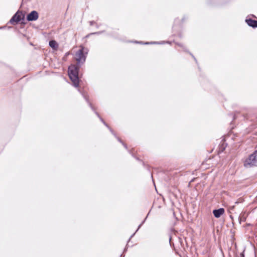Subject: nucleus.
Returning <instances> with one entry per match:
<instances>
[{
  "mask_svg": "<svg viewBox=\"0 0 257 257\" xmlns=\"http://www.w3.org/2000/svg\"><path fill=\"white\" fill-rule=\"evenodd\" d=\"M175 44L177 45H178V46H179V47H180L181 48H182L183 47V46H184V45L183 44H182V43H178V42H175Z\"/></svg>",
  "mask_w": 257,
  "mask_h": 257,
  "instance_id": "6ab92c4d",
  "label": "nucleus"
},
{
  "mask_svg": "<svg viewBox=\"0 0 257 257\" xmlns=\"http://www.w3.org/2000/svg\"><path fill=\"white\" fill-rule=\"evenodd\" d=\"M122 145L123 146V147L125 148V149L128 150V149H127V145H126L125 144H124V143H123L122 144Z\"/></svg>",
  "mask_w": 257,
  "mask_h": 257,
  "instance_id": "bb28decb",
  "label": "nucleus"
},
{
  "mask_svg": "<svg viewBox=\"0 0 257 257\" xmlns=\"http://www.w3.org/2000/svg\"><path fill=\"white\" fill-rule=\"evenodd\" d=\"M78 91L81 93V94L83 96V98H84V99L87 102L88 105L89 106V107L92 109V110L93 111V112H94V111H96L95 109L93 107V106L92 105V103L89 102V99H88V97L85 94L84 92H82L81 91H80V89H78Z\"/></svg>",
  "mask_w": 257,
  "mask_h": 257,
  "instance_id": "0eeeda50",
  "label": "nucleus"
},
{
  "mask_svg": "<svg viewBox=\"0 0 257 257\" xmlns=\"http://www.w3.org/2000/svg\"><path fill=\"white\" fill-rule=\"evenodd\" d=\"M49 46L54 50H56L58 47V43L54 40H51L49 42Z\"/></svg>",
  "mask_w": 257,
  "mask_h": 257,
  "instance_id": "1a4fd4ad",
  "label": "nucleus"
},
{
  "mask_svg": "<svg viewBox=\"0 0 257 257\" xmlns=\"http://www.w3.org/2000/svg\"><path fill=\"white\" fill-rule=\"evenodd\" d=\"M225 213V209L223 208H219L213 210L212 213L214 216L216 218H219Z\"/></svg>",
  "mask_w": 257,
  "mask_h": 257,
  "instance_id": "423d86ee",
  "label": "nucleus"
},
{
  "mask_svg": "<svg viewBox=\"0 0 257 257\" xmlns=\"http://www.w3.org/2000/svg\"><path fill=\"white\" fill-rule=\"evenodd\" d=\"M104 32H105V31L103 30V31H101L91 33L90 34H93V35H100V34H102Z\"/></svg>",
  "mask_w": 257,
  "mask_h": 257,
  "instance_id": "ddd939ff",
  "label": "nucleus"
},
{
  "mask_svg": "<svg viewBox=\"0 0 257 257\" xmlns=\"http://www.w3.org/2000/svg\"><path fill=\"white\" fill-rule=\"evenodd\" d=\"M111 134H112V135H113L115 138H116V137H117V136H116V134L114 133V132H113V133H111Z\"/></svg>",
  "mask_w": 257,
  "mask_h": 257,
  "instance_id": "f704fd0d",
  "label": "nucleus"
},
{
  "mask_svg": "<svg viewBox=\"0 0 257 257\" xmlns=\"http://www.w3.org/2000/svg\"><path fill=\"white\" fill-rule=\"evenodd\" d=\"M149 212L148 213V215H147V216L145 217V218L144 219V220L142 222L141 224L143 225L146 221V220L147 219V217H148V216L149 215Z\"/></svg>",
  "mask_w": 257,
  "mask_h": 257,
  "instance_id": "4be33fe9",
  "label": "nucleus"
},
{
  "mask_svg": "<svg viewBox=\"0 0 257 257\" xmlns=\"http://www.w3.org/2000/svg\"><path fill=\"white\" fill-rule=\"evenodd\" d=\"M94 113L96 115V116L99 118L100 117H101L100 115H99V114L96 111H94Z\"/></svg>",
  "mask_w": 257,
  "mask_h": 257,
  "instance_id": "5701e85b",
  "label": "nucleus"
},
{
  "mask_svg": "<svg viewBox=\"0 0 257 257\" xmlns=\"http://www.w3.org/2000/svg\"><path fill=\"white\" fill-rule=\"evenodd\" d=\"M243 164L245 168L257 167V150H254L246 158L244 159Z\"/></svg>",
  "mask_w": 257,
  "mask_h": 257,
  "instance_id": "f03ea898",
  "label": "nucleus"
},
{
  "mask_svg": "<svg viewBox=\"0 0 257 257\" xmlns=\"http://www.w3.org/2000/svg\"><path fill=\"white\" fill-rule=\"evenodd\" d=\"M142 224L141 223L139 225L138 229L136 231V232L139 230V229L140 228V227L142 226Z\"/></svg>",
  "mask_w": 257,
  "mask_h": 257,
  "instance_id": "c85d7f7f",
  "label": "nucleus"
},
{
  "mask_svg": "<svg viewBox=\"0 0 257 257\" xmlns=\"http://www.w3.org/2000/svg\"><path fill=\"white\" fill-rule=\"evenodd\" d=\"M238 219L239 224H241L242 222H244L245 221L246 218L245 217H241L240 216H239L238 217Z\"/></svg>",
  "mask_w": 257,
  "mask_h": 257,
  "instance_id": "f8f14e48",
  "label": "nucleus"
},
{
  "mask_svg": "<svg viewBox=\"0 0 257 257\" xmlns=\"http://www.w3.org/2000/svg\"><path fill=\"white\" fill-rule=\"evenodd\" d=\"M245 22L249 27L253 29L257 28V20H253L250 18V16H247L246 17Z\"/></svg>",
  "mask_w": 257,
  "mask_h": 257,
  "instance_id": "39448f33",
  "label": "nucleus"
},
{
  "mask_svg": "<svg viewBox=\"0 0 257 257\" xmlns=\"http://www.w3.org/2000/svg\"><path fill=\"white\" fill-rule=\"evenodd\" d=\"M188 17L186 15H184L183 18L181 20V22L182 24H183L185 21H186L188 19Z\"/></svg>",
  "mask_w": 257,
  "mask_h": 257,
  "instance_id": "2eb2a0df",
  "label": "nucleus"
},
{
  "mask_svg": "<svg viewBox=\"0 0 257 257\" xmlns=\"http://www.w3.org/2000/svg\"><path fill=\"white\" fill-rule=\"evenodd\" d=\"M135 233H136V232H135L134 233H133V234L130 236V238H129V239H128V240L127 242H128L130 241V240L131 239V238H132V237L135 235Z\"/></svg>",
  "mask_w": 257,
  "mask_h": 257,
  "instance_id": "a878e982",
  "label": "nucleus"
},
{
  "mask_svg": "<svg viewBox=\"0 0 257 257\" xmlns=\"http://www.w3.org/2000/svg\"><path fill=\"white\" fill-rule=\"evenodd\" d=\"M127 248H128V243L126 244L125 248H124L123 251V253H124V252H126L127 250Z\"/></svg>",
  "mask_w": 257,
  "mask_h": 257,
  "instance_id": "aec40b11",
  "label": "nucleus"
},
{
  "mask_svg": "<svg viewBox=\"0 0 257 257\" xmlns=\"http://www.w3.org/2000/svg\"><path fill=\"white\" fill-rule=\"evenodd\" d=\"M171 239H172V237L171 235H170L169 236V242H170V244L171 246Z\"/></svg>",
  "mask_w": 257,
  "mask_h": 257,
  "instance_id": "c756f323",
  "label": "nucleus"
},
{
  "mask_svg": "<svg viewBox=\"0 0 257 257\" xmlns=\"http://www.w3.org/2000/svg\"><path fill=\"white\" fill-rule=\"evenodd\" d=\"M128 152H129V153H130V154H131V155H132V156L133 157H134L135 158H136V160H138V161H142L141 160H140V159H139V158H137V157H135V156H134V154L132 153V152H131V150H128Z\"/></svg>",
  "mask_w": 257,
  "mask_h": 257,
  "instance_id": "f3484780",
  "label": "nucleus"
},
{
  "mask_svg": "<svg viewBox=\"0 0 257 257\" xmlns=\"http://www.w3.org/2000/svg\"><path fill=\"white\" fill-rule=\"evenodd\" d=\"M193 180H192L190 181V182H193Z\"/></svg>",
  "mask_w": 257,
  "mask_h": 257,
  "instance_id": "a18cd8bd",
  "label": "nucleus"
},
{
  "mask_svg": "<svg viewBox=\"0 0 257 257\" xmlns=\"http://www.w3.org/2000/svg\"><path fill=\"white\" fill-rule=\"evenodd\" d=\"M142 163H143V166H145V163H144V162H143Z\"/></svg>",
  "mask_w": 257,
  "mask_h": 257,
  "instance_id": "a19ab883",
  "label": "nucleus"
},
{
  "mask_svg": "<svg viewBox=\"0 0 257 257\" xmlns=\"http://www.w3.org/2000/svg\"><path fill=\"white\" fill-rule=\"evenodd\" d=\"M95 23V22L94 21H91L89 22V24H90V26H93Z\"/></svg>",
  "mask_w": 257,
  "mask_h": 257,
  "instance_id": "b1692460",
  "label": "nucleus"
},
{
  "mask_svg": "<svg viewBox=\"0 0 257 257\" xmlns=\"http://www.w3.org/2000/svg\"><path fill=\"white\" fill-rule=\"evenodd\" d=\"M249 16H250V18L251 17L256 18V17L254 15H253V14L250 15Z\"/></svg>",
  "mask_w": 257,
  "mask_h": 257,
  "instance_id": "473e14b6",
  "label": "nucleus"
},
{
  "mask_svg": "<svg viewBox=\"0 0 257 257\" xmlns=\"http://www.w3.org/2000/svg\"><path fill=\"white\" fill-rule=\"evenodd\" d=\"M125 255L123 254H121L120 255V257H124Z\"/></svg>",
  "mask_w": 257,
  "mask_h": 257,
  "instance_id": "4c0bfd02",
  "label": "nucleus"
},
{
  "mask_svg": "<svg viewBox=\"0 0 257 257\" xmlns=\"http://www.w3.org/2000/svg\"><path fill=\"white\" fill-rule=\"evenodd\" d=\"M90 35H93V34H89L87 35L86 36V38H88Z\"/></svg>",
  "mask_w": 257,
  "mask_h": 257,
  "instance_id": "2f4dec72",
  "label": "nucleus"
},
{
  "mask_svg": "<svg viewBox=\"0 0 257 257\" xmlns=\"http://www.w3.org/2000/svg\"><path fill=\"white\" fill-rule=\"evenodd\" d=\"M4 28V27H1V28H0V29H3Z\"/></svg>",
  "mask_w": 257,
  "mask_h": 257,
  "instance_id": "37998d69",
  "label": "nucleus"
},
{
  "mask_svg": "<svg viewBox=\"0 0 257 257\" xmlns=\"http://www.w3.org/2000/svg\"><path fill=\"white\" fill-rule=\"evenodd\" d=\"M161 42H164V43H163L162 45L165 44H168L171 45L172 43V41H162Z\"/></svg>",
  "mask_w": 257,
  "mask_h": 257,
  "instance_id": "a211bd4d",
  "label": "nucleus"
},
{
  "mask_svg": "<svg viewBox=\"0 0 257 257\" xmlns=\"http://www.w3.org/2000/svg\"><path fill=\"white\" fill-rule=\"evenodd\" d=\"M135 43H139V44H142L144 45H162L163 43H164V42H157V41H152V42H143L142 41H135Z\"/></svg>",
  "mask_w": 257,
  "mask_h": 257,
  "instance_id": "6e6552de",
  "label": "nucleus"
},
{
  "mask_svg": "<svg viewBox=\"0 0 257 257\" xmlns=\"http://www.w3.org/2000/svg\"><path fill=\"white\" fill-rule=\"evenodd\" d=\"M88 53L87 48L83 46H80V48L76 52V56L77 64H71L69 66L68 69V76L72 82L74 87L77 88L79 86L80 79L78 76L80 70V65L83 64L86 58V55Z\"/></svg>",
  "mask_w": 257,
  "mask_h": 257,
  "instance_id": "f257e3e1",
  "label": "nucleus"
},
{
  "mask_svg": "<svg viewBox=\"0 0 257 257\" xmlns=\"http://www.w3.org/2000/svg\"><path fill=\"white\" fill-rule=\"evenodd\" d=\"M116 139L117 140V141L120 142L121 144L123 143L122 141L118 137H116Z\"/></svg>",
  "mask_w": 257,
  "mask_h": 257,
  "instance_id": "412c9836",
  "label": "nucleus"
},
{
  "mask_svg": "<svg viewBox=\"0 0 257 257\" xmlns=\"http://www.w3.org/2000/svg\"><path fill=\"white\" fill-rule=\"evenodd\" d=\"M179 22H180V20L178 18L175 19V21H174L175 24L173 26V29L174 30H175V28H176V24L179 23Z\"/></svg>",
  "mask_w": 257,
  "mask_h": 257,
  "instance_id": "4468645a",
  "label": "nucleus"
},
{
  "mask_svg": "<svg viewBox=\"0 0 257 257\" xmlns=\"http://www.w3.org/2000/svg\"><path fill=\"white\" fill-rule=\"evenodd\" d=\"M107 127L108 128V130L111 132V133H113L114 131H113V130L110 127H109V125H108V127Z\"/></svg>",
  "mask_w": 257,
  "mask_h": 257,
  "instance_id": "393cba45",
  "label": "nucleus"
},
{
  "mask_svg": "<svg viewBox=\"0 0 257 257\" xmlns=\"http://www.w3.org/2000/svg\"><path fill=\"white\" fill-rule=\"evenodd\" d=\"M111 134H112V135H113L115 138H116V137H117V136H116V134L114 133V132H113V133H111Z\"/></svg>",
  "mask_w": 257,
  "mask_h": 257,
  "instance_id": "72a5a7b5",
  "label": "nucleus"
},
{
  "mask_svg": "<svg viewBox=\"0 0 257 257\" xmlns=\"http://www.w3.org/2000/svg\"><path fill=\"white\" fill-rule=\"evenodd\" d=\"M229 217H230V218L231 219V220H233V217L232 215H230L229 216Z\"/></svg>",
  "mask_w": 257,
  "mask_h": 257,
  "instance_id": "c9c22d12",
  "label": "nucleus"
},
{
  "mask_svg": "<svg viewBox=\"0 0 257 257\" xmlns=\"http://www.w3.org/2000/svg\"><path fill=\"white\" fill-rule=\"evenodd\" d=\"M25 15L22 11H18L11 18L9 21V23L15 25L18 23L25 24Z\"/></svg>",
  "mask_w": 257,
  "mask_h": 257,
  "instance_id": "7ed1b4c3",
  "label": "nucleus"
},
{
  "mask_svg": "<svg viewBox=\"0 0 257 257\" xmlns=\"http://www.w3.org/2000/svg\"><path fill=\"white\" fill-rule=\"evenodd\" d=\"M39 18V13L37 11L33 10L29 13L26 17V20L28 22L35 21Z\"/></svg>",
  "mask_w": 257,
  "mask_h": 257,
  "instance_id": "20e7f679",
  "label": "nucleus"
},
{
  "mask_svg": "<svg viewBox=\"0 0 257 257\" xmlns=\"http://www.w3.org/2000/svg\"><path fill=\"white\" fill-rule=\"evenodd\" d=\"M96 28L98 29L99 28L98 26H96Z\"/></svg>",
  "mask_w": 257,
  "mask_h": 257,
  "instance_id": "c03bdc74",
  "label": "nucleus"
},
{
  "mask_svg": "<svg viewBox=\"0 0 257 257\" xmlns=\"http://www.w3.org/2000/svg\"><path fill=\"white\" fill-rule=\"evenodd\" d=\"M213 1V0H207V3L208 4H211L212 3Z\"/></svg>",
  "mask_w": 257,
  "mask_h": 257,
  "instance_id": "cd10ccee",
  "label": "nucleus"
},
{
  "mask_svg": "<svg viewBox=\"0 0 257 257\" xmlns=\"http://www.w3.org/2000/svg\"><path fill=\"white\" fill-rule=\"evenodd\" d=\"M235 118H236V116H235V115H234L233 116V119H235Z\"/></svg>",
  "mask_w": 257,
  "mask_h": 257,
  "instance_id": "58836bf2",
  "label": "nucleus"
},
{
  "mask_svg": "<svg viewBox=\"0 0 257 257\" xmlns=\"http://www.w3.org/2000/svg\"><path fill=\"white\" fill-rule=\"evenodd\" d=\"M178 36L179 38H182L183 37V35L181 33H179L178 34Z\"/></svg>",
  "mask_w": 257,
  "mask_h": 257,
  "instance_id": "7c9ffc66",
  "label": "nucleus"
},
{
  "mask_svg": "<svg viewBox=\"0 0 257 257\" xmlns=\"http://www.w3.org/2000/svg\"><path fill=\"white\" fill-rule=\"evenodd\" d=\"M219 152L222 153L223 152L226 148V145H224V143H222V144L219 145Z\"/></svg>",
  "mask_w": 257,
  "mask_h": 257,
  "instance_id": "9b49d317",
  "label": "nucleus"
},
{
  "mask_svg": "<svg viewBox=\"0 0 257 257\" xmlns=\"http://www.w3.org/2000/svg\"><path fill=\"white\" fill-rule=\"evenodd\" d=\"M234 208V206L233 205V206H231V207H230V209H233Z\"/></svg>",
  "mask_w": 257,
  "mask_h": 257,
  "instance_id": "ea45409f",
  "label": "nucleus"
},
{
  "mask_svg": "<svg viewBox=\"0 0 257 257\" xmlns=\"http://www.w3.org/2000/svg\"><path fill=\"white\" fill-rule=\"evenodd\" d=\"M100 120L103 123V124L106 127H108V125L105 122L103 119L101 117L99 118Z\"/></svg>",
  "mask_w": 257,
  "mask_h": 257,
  "instance_id": "dca6fc26",
  "label": "nucleus"
},
{
  "mask_svg": "<svg viewBox=\"0 0 257 257\" xmlns=\"http://www.w3.org/2000/svg\"><path fill=\"white\" fill-rule=\"evenodd\" d=\"M69 54V53L68 52L66 53H65V56L66 57V56H67Z\"/></svg>",
  "mask_w": 257,
  "mask_h": 257,
  "instance_id": "e433bc0d",
  "label": "nucleus"
},
{
  "mask_svg": "<svg viewBox=\"0 0 257 257\" xmlns=\"http://www.w3.org/2000/svg\"><path fill=\"white\" fill-rule=\"evenodd\" d=\"M238 203H239V202H238V201H236V202H235V204H238Z\"/></svg>",
  "mask_w": 257,
  "mask_h": 257,
  "instance_id": "79ce46f5",
  "label": "nucleus"
},
{
  "mask_svg": "<svg viewBox=\"0 0 257 257\" xmlns=\"http://www.w3.org/2000/svg\"><path fill=\"white\" fill-rule=\"evenodd\" d=\"M183 49V50L186 52V53H188V54H189L194 59V60L195 61L196 63H197V60L196 59V58L194 57V56L192 54V53H191L188 49L185 46H183V47L182 48Z\"/></svg>",
  "mask_w": 257,
  "mask_h": 257,
  "instance_id": "9d476101",
  "label": "nucleus"
}]
</instances>
